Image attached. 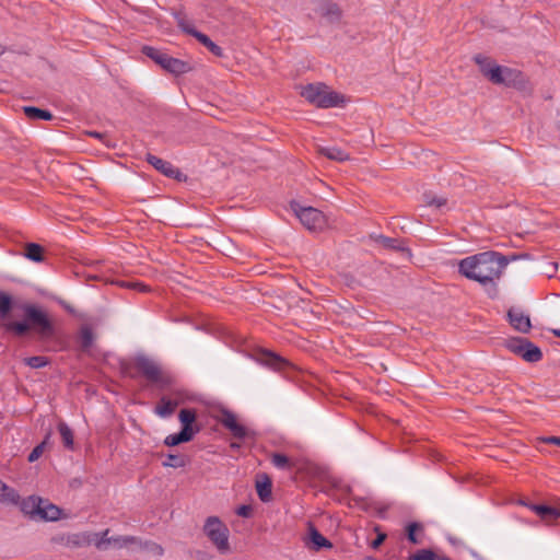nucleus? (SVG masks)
<instances>
[{"label":"nucleus","mask_w":560,"mask_h":560,"mask_svg":"<svg viewBox=\"0 0 560 560\" xmlns=\"http://www.w3.org/2000/svg\"><path fill=\"white\" fill-rule=\"evenodd\" d=\"M524 258H529V255L523 253L506 256L494 250H487L462 259L458 264V272L465 278L480 283L488 296L495 299L499 295L498 281L508 264Z\"/></svg>","instance_id":"f257e3e1"},{"label":"nucleus","mask_w":560,"mask_h":560,"mask_svg":"<svg viewBox=\"0 0 560 560\" xmlns=\"http://www.w3.org/2000/svg\"><path fill=\"white\" fill-rule=\"evenodd\" d=\"M24 320L8 322L2 326L16 337H23L33 330L39 340L46 341L56 336V327L49 318L47 312L34 304L22 305Z\"/></svg>","instance_id":"f03ea898"},{"label":"nucleus","mask_w":560,"mask_h":560,"mask_svg":"<svg viewBox=\"0 0 560 560\" xmlns=\"http://www.w3.org/2000/svg\"><path fill=\"white\" fill-rule=\"evenodd\" d=\"M120 371L124 376L133 380L142 376L150 384L161 388H166L173 383V377L164 371L161 363L143 353H139L128 361H121Z\"/></svg>","instance_id":"7ed1b4c3"},{"label":"nucleus","mask_w":560,"mask_h":560,"mask_svg":"<svg viewBox=\"0 0 560 560\" xmlns=\"http://www.w3.org/2000/svg\"><path fill=\"white\" fill-rule=\"evenodd\" d=\"M301 95L318 108L342 106L346 98L342 94L330 90L325 83H311L302 88Z\"/></svg>","instance_id":"20e7f679"},{"label":"nucleus","mask_w":560,"mask_h":560,"mask_svg":"<svg viewBox=\"0 0 560 560\" xmlns=\"http://www.w3.org/2000/svg\"><path fill=\"white\" fill-rule=\"evenodd\" d=\"M202 532L221 555H226L231 551L229 542L230 530L218 516L207 517Z\"/></svg>","instance_id":"39448f33"},{"label":"nucleus","mask_w":560,"mask_h":560,"mask_svg":"<svg viewBox=\"0 0 560 560\" xmlns=\"http://www.w3.org/2000/svg\"><path fill=\"white\" fill-rule=\"evenodd\" d=\"M491 74V83L514 88L520 91H525L528 85L526 75L513 68L500 66L489 71Z\"/></svg>","instance_id":"423d86ee"},{"label":"nucleus","mask_w":560,"mask_h":560,"mask_svg":"<svg viewBox=\"0 0 560 560\" xmlns=\"http://www.w3.org/2000/svg\"><path fill=\"white\" fill-rule=\"evenodd\" d=\"M290 207L307 230L322 231L326 226L327 219L320 210L313 207H303L294 200L291 201Z\"/></svg>","instance_id":"0eeeda50"},{"label":"nucleus","mask_w":560,"mask_h":560,"mask_svg":"<svg viewBox=\"0 0 560 560\" xmlns=\"http://www.w3.org/2000/svg\"><path fill=\"white\" fill-rule=\"evenodd\" d=\"M505 346L511 352L520 355L526 362L536 363L542 359V352L539 347L526 338L515 337L508 339Z\"/></svg>","instance_id":"6e6552de"},{"label":"nucleus","mask_w":560,"mask_h":560,"mask_svg":"<svg viewBox=\"0 0 560 560\" xmlns=\"http://www.w3.org/2000/svg\"><path fill=\"white\" fill-rule=\"evenodd\" d=\"M219 422L228 429L235 439L246 440L255 436V433L245 425L238 423L236 416L228 409H222Z\"/></svg>","instance_id":"1a4fd4ad"},{"label":"nucleus","mask_w":560,"mask_h":560,"mask_svg":"<svg viewBox=\"0 0 560 560\" xmlns=\"http://www.w3.org/2000/svg\"><path fill=\"white\" fill-rule=\"evenodd\" d=\"M147 162L152 165L156 171L162 173L168 178H174L180 180L184 174L175 167L171 162L165 161L156 155L151 153L147 154Z\"/></svg>","instance_id":"9d476101"},{"label":"nucleus","mask_w":560,"mask_h":560,"mask_svg":"<svg viewBox=\"0 0 560 560\" xmlns=\"http://www.w3.org/2000/svg\"><path fill=\"white\" fill-rule=\"evenodd\" d=\"M164 71L178 77L190 72L194 67L189 61L174 58L168 54L165 56L163 62L160 66Z\"/></svg>","instance_id":"9b49d317"},{"label":"nucleus","mask_w":560,"mask_h":560,"mask_svg":"<svg viewBox=\"0 0 560 560\" xmlns=\"http://www.w3.org/2000/svg\"><path fill=\"white\" fill-rule=\"evenodd\" d=\"M305 546L312 551H320L323 549H331L332 544L318 529L310 524L308 538L305 540Z\"/></svg>","instance_id":"f8f14e48"},{"label":"nucleus","mask_w":560,"mask_h":560,"mask_svg":"<svg viewBox=\"0 0 560 560\" xmlns=\"http://www.w3.org/2000/svg\"><path fill=\"white\" fill-rule=\"evenodd\" d=\"M508 318L511 326L522 334L528 332L532 328L529 316L518 308H510Z\"/></svg>","instance_id":"ddd939ff"},{"label":"nucleus","mask_w":560,"mask_h":560,"mask_svg":"<svg viewBox=\"0 0 560 560\" xmlns=\"http://www.w3.org/2000/svg\"><path fill=\"white\" fill-rule=\"evenodd\" d=\"M197 418V413L195 409L191 408H183L179 411L178 419L182 423V431H186L187 434L195 436L201 428L198 424H195Z\"/></svg>","instance_id":"4468645a"},{"label":"nucleus","mask_w":560,"mask_h":560,"mask_svg":"<svg viewBox=\"0 0 560 560\" xmlns=\"http://www.w3.org/2000/svg\"><path fill=\"white\" fill-rule=\"evenodd\" d=\"M95 339H96V335L90 325L83 324L80 326V329H79V332L77 336V341L79 343L81 351H83V352L90 351V349L94 345Z\"/></svg>","instance_id":"2eb2a0df"},{"label":"nucleus","mask_w":560,"mask_h":560,"mask_svg":"<svg viewBox=\"0 0 560 560\" xmlns=\"http://www.w3.org/2000/svg\"><path fill=\"white\" fill-rule=\"evenodd\" d=\"M370 238L380 244L383 248L394 252H406L408 248L405 246L404 241L399 238L388 237L382 234H371Z\"/></svg>","instance_id":"dca6fc26"},{"label":"nucleus","mask_w":560,"mask_h":560,"mask_svg":"<svg viewBox=\"0 0 560 560\" xmlns=\"http://www.w3.org/2000/svg\"><path fill=\"white\" fill-rule=\"evenodd\" d=\"M259 360L261 363L276 371H281L289 365V362L284 358L269 350H262Z\"/></svg>","instance_id":"f3484780"},{"label":"nucleus","mask_w":560,"mask_h":560,"mask_svg":"<svg viewBox=\"0 0 560 560\" xmlns=\"http://www.w3.org/2000/svg\"><path fill=\"white\" fill-rule=\"evenodd\" d=\"M269 458L271 464L280 470L292 471L293 469L298 468V460L287 456L283 453H271Z\"/></svg>","instance_id":"a211bd4d"},{"label":"nucleus","mask_w":560,"mask_h":560,"mask_svg":"<svg viewBox=\"0 0 560 560\" xmlns=\"http://www.w3.org/2000/svg\"><path fill=\"white\" fill-rule=\"evenodd\" d=\"M40 504H43V499L36 495H31L26 499H23L20 503L21 511L28 515L33 520H37L38 513L40 510Z\"/></svg>","instance_id":"6ab92c4d"},{"label":"nucleus","mask_w":560,"mask_h":560,"mask_svg":"<svg viewBox=\"0 0 560 560\" xmlns=\"http://www.w3.org/2000/svg\"><path fill=\"white\" fill-rule=\"evenodd\" d=\"M37 520L55 522L61 516V509L50 503L48 500L43 499Z\"/></svg>","instance_id":"aec40b11"},{"label":"nucleus","mask_w":560,"mask_h":560,"mask_svg":"<svg viewBox=\"0 0 560 560\" xmlns=\"http://www.w3.org/2000/svg\"><path fill=\"white\" fill-rule=\"evenodd\" d=\"M272 481L267 475H262L261 480L256 482V491L258 498L262 502H269L271 500Z\"/></svg>","instance_id":"412c9836"},{"label":"nucleus","mask_w":560,"mask_h":560,"mask_svg":"<svg viewBox=\"0 0 560 560\" xmlns=\"http://www.w3.org/2000/svg\"><path fill=\"white\" fill-rule=\"evenodd\" d=\"M472 60L478 65L480 72L483 77H486L491 82V74L489 71L493 70L495 67H500L497 65L491 58L486 57L481 54H477L472 57Z\"/></svg>","instance_id":"4be33fe9"},{"label":"nucleus","mask_w":560,"mask_h":560,"mask_svg":"<svg viewBox=\"0 0 560 560\" xmlns=\"http://www.w3.org/2000/svg\"><path fill=\"white\" fill-rule=\"evenodd\" d=\"M44 247L37 243H27L24 247V256L34 262H43L45 260Z\"/></svg>","instance_id":"5701e85b"},{"label":"nucleus","mask_w":560,"mask_h":560,"mask_svg":"<svg viewBox=\"0 0 560 560\" xmlns=\"http://www.w3.org/2000/svg\"><path fill=\"white\" fill-rule=\"evenodd\" d=\"M23 112L31 120H51L54 118L51 112L35 106H24Z\"/></svg>","instance_id":"b1692460"},{"label":"nucleus","mask_w":560,"mask_h":560,"mask_svg":"<svg viewBox=\"0 0 560 560\" xmlns=\"http://www.w3.org/2000/svg\"><path fill=\"white\" fill-rule=\"evenodd\" d=\"M177 405V401L162 397L155 407V413L162 418H168L174 413Z\"/></svg>","instance_id":"393cba45"},{"label":"nucleus","mask_w":560,"mask_h":560,"mask_svg":"<svg viewBox=\"0 0 560 560\" xmlns=\"http://www.w3.org/2000/svg\"><path fill=\"white\" fill-rule=\"evenodd\" d=\"M319 153L332 161L343 162L349 160V154L338 147H322Z\"/></svg>","instance_id":"a878e982"},{"label":"nucleus","mask_w":560,"mask_h":560,"mask_svg":"<svg viewBox=\"0 0 560 560\" xmlns=\"http://www.w3.org/2000/svg\"><path fill=\"white\" fill-rule=\"evenodd\" d=\"M58 431L61 436L63 446L67 450L72 451L74 448V436L71 428L63 421L58 423Z\"/></svg>","instance_id":"bb28decb"},{"label":"nucleus","mask_w":560,"mask_h":560,"mask_svg":"<svg viewBox=\"0 0 560 560\" xmlns=\"http://www.w3.org/2000/svg\"><path fill=\"white\" fill-rule=\"evenodd\" d=\"M320 14L330 22H338L342 16V11L337 3L327 2L320 8Z\"/></svg>","instance_id":"cd10ccee"},{"label":"nucleus","mask_w":560,"mask_h":560,"mask_svg":"<svg viewBox=\"0 0 560 560\" xmlns=\"http://www.w3.org/2000/svg\"><path fill=\"white\" fill-rule=\"evenodd\" d=\"M92 544L91 535L89 534H70L65 538V545L68 547H83Z\"/></svg>","instance_id":"c85d7f7f"},{"label":"nucleus","mask_w":560,"mask_h":560,"mask_svg":"<svg viewBox=\"0 0 560 560\" xmlns=\"http://www.w3.org/2000/svg\"><path fill=\"white\" fill-rule=\"evenodd\" d=\"M190 463V458L184 454H168L162 463L164 467L183 468Z\"/></svg>","instance_id":"c756f323"},{"label":"nucleus","mask_w":560,"mask_h":560,"mask_svg":"<svg viewBox=\"0 0 560 560\" xmlns=\"http://www.w3.org/2000/svg\"><path fill=\"white\" fill-rule=\"evenodd\" d=\"M194 37L207 47L214 56H223V49L210 39V37L201 32L194 33Z\"/></svg>","instance_id":"7c9ffc66"},{"label":"nucleus","mask_w":560,"mask_h":560,"mask_svg":"<svg viewBox=\"0 0 560 560\" xmlns=\"http://www.w3.org/2000/svg\"><path fill=\"white\" fill-rule=\"evenodd\" d=\"M19 499V493L0 480V501L3 503L16 504Z\"/></svg>","instance_id":"2f4dec72"},{"label":"nucleus","mask_w":560,"mask_h":560,"mask_svg":"<svg viewBox=\"0 0 560 560\" xmlns=\"http://www.w3.org/2000/svg\"><path fill=\"white\" fill-rule=\"evenodd\" d=\"M409 560H452L445 555H438L431 549L417 550L409 557Z\"/></svg>","instance_id":"473e14b6"},{"label":"nucleus","mask_w":560,"mask_h":560,"mask_svg":"<svg viewBox=\"0 0 560 560\" xmlns=\"http://www.w3.org/2000/svg\"><path fill=\"white\" fill-rule=\"evenodd\" d=\"M13 308V299L10 294L0 291V318L5 319L9 317Z\"/></svg>","instance_id":"72a5a7b5"},{"label":"nucleus","mask_w":560,"mask_h":560,"mask_svg":"<svg viewBox=\"0 0 560 560\" xmlns=\"http://www.w3.org/2000/svg\"><path fill=\"white\" fill-rule=\"evenodd\" d=\"M194 436L187 434L186 431L180 430L178 433L167 435L164 440V444L166 446H176L182 443L190 442Z\"/></svg>","instance_id":"f704fd0d"},{"label":"nucleus","mask_w":560,"mask_h":560,"mask_svg":"<svg viewBox=\"0 0 560 560\" xmlns=\"http://www.w3.org/2000/svg\"><path fill=\"white\" fill-rule=\"evenodd\" d=\"M109 534V529H105L101 533H95L91 535L92 544L96 547L98 550H105L107 549V545L112 544L110 537H107Z\"/></svg>","instance_id":"c9c22d12"},{"label":"nucleus","mask_w":560,"mask_h":560,"mask_svg":"<svg viewBox=\"0 0 560 560\" xmlns=\"http://www.w3.org/2000/svg\"><path fill=\"white\" fill-rule=\"evenodd\" d=\"M109 534V529H105L101 533H95L91 535L92 544L96 547L98 550H105L107 549V545L112 544L110 537H107Z\"/></svg>","instance_id":"e433bc0d"},{"label":"nucleus","mask_w":560,"mask_h":560,"mask_svg":"<svg viewBox=\"0 0 560 560\" xmlns=\"http://www.w3.org/2000/svg\"><path fill=\"white\" fill-rule=\"evenodd\" d=\"M109 534V529H105L101 533H95L91 535L92 544L96 547L98 550H105L107 549V545L112 544L110 537H107Z\"/></svg>","instance_id":"4c0bfd02"},{"label":"nucleus","mask_w":560,"mask_h":560,"mask_svg":"<svg viewBox=\"0 0 560 560\" xmlns=\"http://www.w3.org/2000/svg\"><path fill=\"white\" fill-rule=\"evenodd\" d=\"M141 52L144 56H147L148 58H150L151 60H153L159 66H161V63L163 62L165 56L167 55L163 50H160V49H158L155 47H152V46H143L142 49H141Z\"/></svg>","instance_id":"58836bf2"},{"label":"nucleus","mask_w":560,"mask_h":560,"mask_svg":"<svg viewBox=\"0 0 560 560\" xmlns=\"http://www.w3.org/2000/svg\"><path fill=\"white\" fill-rule=\"evenodd\" d=\"M532 510L542 518H555L560 515L555 508L545 504H534Z\"/></svg>","instance_id":"ea45409f"},{"label":"nucleus","mask_w":560,"mask_h":560,"mask_svg":"<svg viewBox=\"0 0 560 560\" xmlns=\"http://www.w3.org/2000/svg\"><path fill=\"white\" fill-rule=\"evenodd\" d=\"M418 532H423V526L420 523L412 522L406 527L407 539L413 545L421 544V539L417 535Z\"/></svg>","instance_id":"a19ab883"},{"label":"nucleus","mask_w":560,"mask_h":560,"mask_svg":"<svg viewBox=\"0 0 560 560\" xmlns=\"http://www.w3.org/2000/svg\"><path fill=\"white\" fill-rule=\"evenodd\" d=\"M49 359L44 355H34L24 359V364L32 369H40L48 365Z\"/></svg>","instance_id":"79ce46f5"},{"label":"nucleus","mask_w":560,"mask_h":560,"mask_svg":"<svg viewBox=\"0 0 560 560\" xmlns=\"http://www.w3.org/2000/svg\"><path fill=\"white\" fill-rule=\"evenodd\" d=\"M175 19L177 21V25L178 27L186 34H189L191 36H194V33L198 32L190 22H188L186 20V18L180 14V13H177L175 14Z\"/></svg>","instance_id":"37998d69"},{"label":"nucleus","mask_w":560,"mask_h":560,"mask_svg":"<svg viewBox=\"0 0 560 560\" xmlns=\"http://www.w3.org/2000/svg\"><path fill=\"white\" fill-rule=\"evenodd\" d=\"M49 438H50V432H48L46 434V436L42 443H39L38 445H36L33 448V451L30 453V455L27 457V460L30 463L36 462L42 456V454L44 453V450H45V445L47 444Z\"/></svg>","instance_id":"c03bdc74"},{"label":"nucleus","mask_w":560,"mask_h":560,"mask_svg":"<svg viewBox=\"0 0 560 560\" xmlns=\"http://www.w3.org/2000/svg\"><path fill=\"white\" fill-rule=\"evenodd\" d=\"M139 544H140V547H141L143 550H145V551H148V552H151V553H153V555H155V556L161 557V556H163V553H164V549H163V547H162L161 545H159V544L154 542V541L147 540V541H143V542H142V541H139Z\"/></svg>","instance_id":"a18cd8bd"},{"label":"nucleus","mask_w":560,"mask_h":560,"mask_svg":"<svg viewBox=\"0 0 560 560\" xmlns=\"http://www.w3.org/2000/svg\"><path fill=\"white\" fill-rule=\"evenodd\" d=\"M423 197H424V202L428 206L435 207V208H441V207L446 205V199L445 198L435 197V196H433L430 192H425L423 195Z\"/></svg>","instance_id":"49530a36"},{"label":"nucleus","mask_w":560,"mask_h":560,"mask_svg":"<svg viewBox=\"0 0 560 560\" xmlns=\"http://www.w3.org/2000/svg\"><path fill=\"white\" fill-rule=\"evenodd\" d=\"M112 542L117 545L119 548L126 547L130 544L138 542V538L135 536H118V537H110Z\"/></svg>","instance_id":"de8ad7c7"},{"label":"nucleus","mask_w":560,"mask_h":560,"mask_svg":"<svg viewBox=\"0 0 560 560\" xmlns=\"http://www.w3.org/2000/svg\"><path fill=\"white\" fill-rule=\"evenodd\" d=\"M119 284L121 287H125V288H128V289H132V290H136V291H139V292H149L150 291V288L142 283V282H137V281H120Z\"/></svg>","instance_id":"09e8293b"},{"label":"nucleus","mask_w":560,"mask_h":560,"mask_svg":"<svg viewBox=\"0 0 560 560\" xmlns=\"http://www.w3.org/2000/svg\"><path fill=\"white\" fill-rule=\"evenodd\" d=\"M374 530L376 532L377 536L374 540H372L370 546L373 549H377L385 541L387 535L381 530L380 526H375Z\"/></svg>","instance_id":"8fccbe9b"},{"label":"nucleus","mask_w":560,"mask_h":560,"mask_svg":"<svg viewBox=\"0 0 560 560\" xmlns=\"http://www.w3.org/2000/svg\"><path fill=\"white\" fill-rule=\"evenodd\" d=\"M253 513V509L250 505H241L236 510V514L242 517H249Z\"/></svg>","instance_id":"3c124183"},{"label":"nucleus","mask_w":560,"mask_h":560,"mask_svg":"<svg viewBox=\"0 0 560 560\" xmlns=\"http://www.w3.org/2000/svg\"><path fill=\"white\" fill-rule=\"evenodd\" d=\"M542 442L560 446V436H547L542 439Z\"/></svg>","instance_id":"603ef678"},{"label":"nucleus","mask_w":560,"mask_h":560,"mask_svg":"<svg viewBox=\"0 0 560 560\" xmlns=\"http://www.w3.org/2000/svg\"><path fill=\"white\" fill-rule=\"evenodd\" d=\"M357 504L361 506V509H363L364 511H368L369 510V506H368V503L363 500V499H360V500H355Z\"/></svg>","instance_id":"864d4df0"},{"label":"nucleus","mask_w":560,"mask_h":560,"mask_svg":"<svg viewBox=\"0 0 560 560\" xmlns=\"http://www.w3.org/2000/svg\"><path fill=\"white\" fill-rule=\"evenodd\" d=\"M90 136L94 137V138H98L101 139L102 138V133L97 132V131H91L89 132Z\"/></svg>","instance_id":"5fc2aeb1"},{"label":"nucleus","mask_w":560,"mask_h":560,"mask_svg":"<svg viewBox=\"0 0 560 560\" xmlns=\"http://www.w3.org/2000/svg\"><path fill=\"white\" fill-rule=\"evenodd\" d=\"M551 332L553 334V336L560 338V329H551Z\"/></svg>","instance_id":"6e6d98bb"},{"label":"nucleus","mask_w":560,"mask_h":560,"mask_svg":"<svg viewBox=\"0 0 560 560\" xmlns=\"http://www.w3.org/2000/svg\"><path fill=\"white\" fill-rule=\"evenodd\" d=\"M550 267L552 268V271H556L557 267H558V264L557 262H552V264H550Z\"/></svg>","instance_id":"4d7b16f0"},{"label":"nucleus","mask_w":560,"mask_h":560,"mask_svg":"<svg viewBox=\"0 0 560 560\" xmlns=\"http://www.w3.org/2000/svg\"><path fill=\"white\" fill-rule=\"evenodd\" d=\"M231 447H232V448H238V447H240V444H237V443H234V442H233V443H231Z\"/></svg>","instance_id":"13d9d810"},{"label":"nucleus","mask_w":560,"mask_h":560,"mask_svg":"<svg viewBox=\"0 0 560 560\" xmlns=\"http://www.w3.org/2000/svg\"><path fill=\"white\" fill-rule=\"evenodd\" d=\"M63 307H65L68 312H70V313H72V312H73V310H72L69 305H63Z\"/></svg>","instance_id":"bf43d9fd"},{"label":"nucleus","mask_w":560,"mask_h":560,"mask_svg":"<svg viewBox=\"0 0 560 560\" xmlns=\"http://www.w3.org/2000/svg\"><path fill=\"white\" fill-rule=\"evenodd\" d=\"M384 513H385V509H383V510H380V511H378V515H380L381 517H383V516H384Z\"/></svg>","instance_id":"052dcab7"},{"label":"nucleus","mask_w":560,"mask_h":560,"mask_svg":"<svg viewBox=\"0 0 560 560\" xmlns=\"http://www.w3.org/2000/svg\"><path fill=\"white\" fill-rule=\"evenodd\" d=\"M365 560H377V559L374 557H366Z\"/></svg>","instance_id":"680f3d73"},{"label":"nucleus","mask_w":560,"mask_h":560,"mask_svg":"<svg viewBox=\"0 0 560 560\" xmlns=\"http://www.w3.org/2000/svg\"><path fill=\"white\" fill-rule=\"evenodd\" d=\"M3 54V49L0 47V56Z\"/></svg>","instance_id":"e2e57ef3"}]
</instances>
